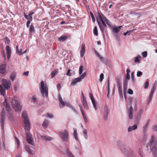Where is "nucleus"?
I'll list each match as a JSON object with an SVG mask.
<instances>
[{
    "mask_svg": "<svg viewBox=\"0 0 157 157\" xmlns=\"http://www.w3.org/2000/svg\"><path fill=\"white\" fill-rule=\"evenodd\" d=\"M22 118L23 123V125L25 130L28 131L30 129V124L26 113L23 112L22 114Z\"/></svg>",
    "mask_w": 157,
    "mask_h": 157,
    "instance_id": "f257e3e1",
    "label": "nucleus"
},
{
    "mask_svg": "<svg viewBox=\"0 0 157 157\" xmlns=\"http://www.w3.org/2000/svg\"><path fill=\"white\" fill-rule=\"evenodd\" d=\"M150 144L151 147V151L153 152V154L154 157H155L157 153V149L156 148L157 142L156 140L153 136H152L151 137Z\"/></svg>",
    "mask_w": 157,
    "mask_h": 157,
    "instance_id": "f03ea898",
    "label": "nucleus"
},
{
    "mask_svg": "<svg viewBox=\"0 0 157 157\" xmlns=\"http://www.w3.org/2000/svg\"><path fill=\"white\" fill-rule=\"evenodd\" d=\"M40 90V93L44 97H47L48 96V89L47 86L46 84H44L43 81L41 82Z\"/></svg>",
    "mask_w": 157,
    "mask_h": 157,
    "instance_id": "7ed1b4c3",
    "label": "nucleus"
},
{
    "mask_svg": "<svg viewBox=\"0 0 157 157\" xmlns=\"http://www.w3.org/2000/svg\"><path fill=\"white\" fill-rule=\"evenodd\" d=\"M12 105L13 107L16 111H20L21 109V106L20 102L17 100V98L14 97L12 101Z\"/></svg>",
    "mask_w": 157,
    "mask_h": 157,
    "instance_id": "20e7f679",
    "label": "nucleus"
},
{
    "mask_svg": "<svg viewBox=\"0 0 157 157\" xmlns=\"http://www.w3.org/2000/svg\"><path fill=\"white\" fill-rule=\"evenodd\" d=\"M60 134V136L63 141L66 142L68 139L69 133L65 129L63 132H59Z\"/></svg>",
    "mask_w": 157,
    "mask_h": 157,
    "instance_id": "39448f33",
    "label": "nucleus"
},
{
    "mask_svg": "<svg viewBox=\"0 0 157 157\" xmlns=\"http://www.w3.org/2000/svg\"><path fill=\"white\" fill-rule=\"evenodd\" d=\"M106 17L101 13H98L96 17V20L98 24L105 23L106 20Z\"/></svg>",
    "mask_w": 157,
    "mask_h": 157,
    "instance_id": "423d86ee",
    "label": "nucleus"
},
{
    "mask_svg": "<svg viewBox=\"0 0 157 157\" xmlns=\"http://www.w3.org/2000/svg\"><path fill=\"white\" fill-rule=\"evenodd\" d=\"M3 105L5 106V109L8 112V114L10 115L9 116V118L10 119L12 118L13 116L12 112L11 111V109L6 98L5 99V101L3 102Z\"/></svg>",
    "mask_w": 157,
    "mask_h": 157,
    "instance_id": "0eeeda50",
    "label": "nucleus"
},
{
    "mask_svg": "<svg viewBox=\"0 0 157 157\" xmlns=\"http://www.w3.org/2000/svg\"><path fill=\"white\" fill-rule=\"evenodd\" d=\"M86 75V72H84L79 77L76 78L72 80L71 83V86H75L77 82H80L82 79L84 78Z\"/></svg>",
    "mask_w": 157,
    "mask_h": 157,
    "instance_id": "6e6552de",
    "label": "nucleus"
},
{
    "mask_svg": "<svg viewBox=\"0 0 157 157\" xmlns=\"http://www.w3.org/2000/svg\"><path fill=\"white\" fill-rule=\"evenodd\" d=\"M123 147L124 148V149H123L122 148H121V149L124 154L127 157H133L135 156V154L130 149L129 151H128L126 148H124V146Z\"/></svg>",
    "mask_w": 157,
    "mask_h": 157,
    "instance_id": "1a4fd4ad",
    "label": "nucleus"
},
{
    "mask_svg": "<svg viewBox=\"0 0 157 157\" xmlns=\"http://www.w3.org/2000/svg\"><path fill=\"white\" fill-rule=\"evenodd\" d=\"M117 86L118 88V92L120 97L122 98H123L122 93V86L121 85V80L120 78H117Z\"/></svg>",
    "mask_w": 157,
    "mask_h": 157,
    "instance_id": "9d476101",
    "label": "nucleus"
},
{
    "mask_svg": "<svg viewBox=\"0 0 157 157\" xmlns=\"http://www.w3.org/2000/svg\"><path fill=\"white\" fill-rule=\"evenodd\" d=\"M6 113L4 109H2L1 113V118L0 120V124L2 129L4 127V120L5 118Z\"/></svg>",
    "mask_w": 157,
    "mask_h": 157,
    "instance_id": "9b49d317",
    "label": "nucleus"
},
{
    "mask_svg": "<svg viewBox=\"0 0 157 157\" xmlns=\"http://www.w3.org/2000/svg\"><path fill=\"white\" fill-rule=\"evenodd\" d=\"M2 84L6 89H8L10 87V81L4 79L2 80Z\"/></svg>",
    "mask_w": 157,
    "mask_h": 157,
    "instance_id": "f8f14e48",
    "label": "nucleus"
},
{
    "mask_svg": "<svg viewBox=\"0 0 157 157\" xmlns=\"http://www.w3.org/2000/svg\"><path fill=\"white\" fill-rule=\"evenodd\" d=\"M26 139L28 143L31 145H33V139L32 135L29 133H26Z\"/></svg>",
    "mask_w": 157,
    "mask_h": 157,
    "instance_id": "ddd939ff",
    "label": "nucleus"
},
{
    "mask_svg": "<svg viewBox=\"0 0 157 157\" xmlns=\"http://www.w3.org/2000/svg\"><path fill=\"white\" fill-rule=\"evenodd\" d=\"M109 109L108 107L105 105L104 108V118L105 120L107 119L108 115L109 114Z\"/></svg>",
    "mask_w": 157,
    "mask_h": 157,
    "instance_id": "4468645a",
    "label": "nucleus"
},
{
    "mask_svg": "<svg viewBox=\"0 0 157 157\" xmlns=\"http://www.w3.org/2000/svg\"><path fill=\"white\" fill-rule=\"evenodd\" d=\"M128 114L129 118L132 119L133 118V109L132 106H130L128 110Z\"/></svg>",
    "mask_w": 157,
    "mask_h": 157,
    "instance_id": "2eb2a0df",
    "label": "nucleus"
},
{
    "mask_svg": "<svg viewBox=\"0 0 157 157\" xmlns=\"http://www.w3.org/2000/svg\"><path fill=\"white\" fill-rule=\"evenodd\" d=\"M89 96L92 102L93 106L95 109L96 110L97 108L96 106V102L95 99L94 98L93 94L91 93L89 94Z\"/></svg>",
    "mask_w": 157,
    "mask_h": 157,
    "instance_id": "dca6fc26",
    "label": "nucleus"
},
{
    "mask_svg": "<svg viewBox=\"0 0 157 157\" xmlns=\"http://www.w3.org/2000/svg\"><path fill=\"white\" fill-rule=\"evenodd\" d=\"M143 112V111L142 109H140L139 110L138 112L137 115L135 117V121H137L140 120Z\"/></svg>",
    "mask_w": 157,
    "mask_h": 157,
    "instance_id": "f3484780",
    "label": "nucleus"
},
{
    "mask_svg": "<svg viewBox=\"0 0 157 157\" xmlns=\"http://www.w3.org/2000/svg\"><path fill=\"white\" fill-rule=\"evenodd\" d=\"M85 52V44L84 43H82L81 45V48L80 50V56L82 57Z\"/></svg>",
    "mask_w": 157,
    "mask_h": 157,
    "instance_id": "a211bd4d",
    "label": "nucleus"
},
{
    "mask_svg": "<svg viewBox=\"0 0 157 157\" xmlns=\"http://www.w3.org/2000/svg\"><path fill=\"white\" fill-rule=\"evenodd\" d=\"M98 25L101 31L103 33L107 26L106 24L105 23H103L101 24H99Z\"/></svg>",
    "mask_w": 157,
    "mask_h": 157,
    "instance_id": "6ab92c4d",
    "label": "nucleus"
},
{
    "mask_svg": "<svg viewBox=\"0 0 157 157\" xmlns=\"http://www.w3.org/2000/svg\"><path fill=\"white\" fill-rule=\"evenodd\" d=\"M6 66L5 64H2L0 65V73L4 74L6 71Z\"/></svg>",
    "mask_w": 157,
    "mask_h": 157,
    "instance_id": "aec40b11",
    "label": "nucleus"
},
{
    "mask_svg": "<svg viewBox=\"0 0 157 157\" xmlns=\"http://www.w3.org/2000/svg\"><path fill=\"white\" fill-rule=\"evenodd\" d=\"M6 50L7 55V57L8 59H9L10 56L11 49L10 47L9 46H7L6 47Z\"/></svg>",
    "mask_w": 157,
    "mask_h": 157,
    "instance_id": "412c9836",
    "label": "nucleus"
},
{
    "mask_svg": "<svg viewBox=\"0 0 157 157\" xmlns=\"http://www.w3.org/2000/svg\"><path fill=\"white\" fill-rule=\"evenodd\" d=\"M122 26H119L117 27H112L113 31L115 33H118L120 30Z\"/></svg>",
    "mask_w": 157,
    "mask_h": 157,
    "instance_id": "4be33fe9",
    "label": "nucleus"
},
{
    "mask_svg": "<svg viewBox=\"0 0 157 157\" xmlns=\"http://www.w3.org/2000/svg\"><path fill=\"white\" fill-rule=\"evenodd\" d=\"M67 36L62 35L58 38V40L59 41L64 42L67 40Z\"/></svg>",
    "mask_w": 157,
    "mask_h": 157,
    "instance_id": "5701e85b",
    "label": "nucleus"
},
{
    "mask_svg": "<svg viewBox=\"0 0 157 157\" xmlns=\"http://www.w3.org/2000/svg\"><path fill=\"white\" fill-rule=\"evenodd\" d=\"M0 93L3 96H4L6 93L5 90L2 85H0Z\"/></svg>",
    "mask_w": 157,
    "mask_h": 157,
    "instance_id": "b1692460",
    "label": "nucleus"
},
{
    "mask_svg": "<svg viewBox=\"0 0 157 157\" xmlns=\"http://www.w3.org/2000/svg\"><path fill=\"white\" fill-rule=\"evenodd\" d=\"M82 104L83 106L86 108L87 109H89V107L87 105V102L86 99H84L82 100Z\"/></svg>",
    "mask_w": 157,
    "mask_h": 157,
    "instance_id": "393cba45",
    "label": "nucleus"
},
{
    "mask_svg": "<svg viewBox=\"0 0 157 157\" xmlns=\"http://www.w3.org/2000/svg\"><path fill=\"white\" fill-rule=\"evenodd\" d=\"M137 128V125L134 124L132 126H129L128 128V132H130L132 130H135Z\"/></svg>",
    "mask_w": 157,
    "mask_h": 157,
    "instance_id": "a878e982",
    "label": "nucleus"
},
{
    "mask_svg": "<svg viewBox=\"0 0 157 157\" xmlns=\"http://www.w3.org/2000/svg\"><path fill=\"white\" fill-rule=\"evenodd\" d=\"M58 70L57 69H56L54 71L51 72V78H53L58 73Z\"/></svg>",
    "mask_w": 157,
    "mask_h": 157,
    "instance_id": "bb28decb",
    "label": "nucleus"
},
{
    "mask_svg": "<svg viewBox=\"0 0 157 157\" xmlns=\"http://www.w3.org/2000/svg\"><path fill=\"white\" fill-rule=\"evenodd\" d=\"M59 99L61 104L62 105V106L59 105L60 107L61 108L64 106L65 103L61 97H59Z\"/></svg>",
    "mask_w": 157,
    "mask_h": 157,
    "instance_id": "cd10ccee",
    "label": "nucleus"
},
{
    "mask_svg": "<svg viewBox=\"0 0 157 157\" xmlns=\"http://www.w3.org/2000/svg\"><path fill=\"white\" fill-rule=\"evenodd\" d=\"M105 23L106 24H107V25L110 28H112L113 27V25L112 23L107 18L106 20L105 21Z\"/></svg>",
    "mask_w": 157,
    "mask_h": 157,
    "instance_id": "c85d7f7f",
    "label": "nucleus"
},
{
    "mask_svg": "<svg viewBox=\"0 0 157 157\" xmlns=\"http://www.w3.org/2000/svg\"><path fill=\"white\" fill-rule=\"evenodd\" d=\"M15 140L17 144V150H19L20 148V141H19L18 139L16 136H15Z\"/></svg>",
    "mask_w": 157,
    "mask_h": 157,
    "instance_id": "c756f323",
    "label": "nucleus"
},
{
    "mask_svg": "<svg viewBox=\"0 0 157 157\" xmlns=\"http://www.w3.org/2000/svg\"><path fill=\"white\" fill-rule=\"evenodd\" d=\"M15 140L17 144V150H19L20 148V141H19L18 139L16 136H15Z\"/></svg>",
    "mask_w": 157,
    "mask_h": 157,
    "instance_id": "7c9ffc66",
    "label": "nucleus"
},
{
    "mask_svg": "<svg viewBox=\"0 0 157 157\" xmlns=\"http://www.w3.org/2000/svg\"><path fill=\"white\" fill-rule=\"evenodd\" d=\"M16 51L17 53L18 54L19 56H20L22 54V49H19L18 48V46H16Z\"/></svg>",
    "mask_w": 157,
    "mask_h": 157,
    "instance_id": "2f4dec72",
    "label": "nucleus"
},
{
    "mask_svg": "<svg viewBox=\"0 0 157 157\" xmlns=\"http://www.w3.org/2000/svg\"><path fill=\"white\" fill-rule=\"evenodd\" d=\"M128 85V81L125 79L124 80V84L123 86V89H124V91H125L127 88V86Z\"/></svg>",
    "mask_w": 157,
    "mask_h": 157,
    "instance_id": "473e14b6",
    "label": "nucleus"
},
{
    "mask_svg": "<svg viewBox=\"0 0 157 157\" xmlns=\"http://www.w3.org/2000/svg\"><path fill=\"white\" fill-rule=\"evenodd\" d=\"M25 149L30 154H33V151L28 146H25Z\"/></svg>",
    "mask_w": 157,
    "mask_h": 157,
    "instance_id": "72a5a7b5",
    "label": "nucleus"
},
{
    "mask_svg": "<svg viewBox=\"0 0 157 157\" xmlns=\"http://www.w3.org/2000/svg\"><path fill=\"white\" fill-rule=\"evenodd\" d=\"M42 138L43 139L45 140H52V138L51 137H49L48 136H43L42 137Z\"/></svg>",
    "mask_w": 157,
    "mask_h": 157,
    "instance_id": "f704fd0d",
    "label": "nucleus"
},
{
    "mask_svg": "<svg viewBox=\"0 0 157 157\" xmlns=\"http://www.w3.org/2000/svg\"><path fill=\"white\" fill-rule=\"evenodd\" d=\"M73 129H74V134H73L74 136L75 139L76 140H78V137H77V130L75 128H74Z\"/></svg>",
    "mask_w": 157,
    "mask_h": 157,
    "instance_id": "c9c22d12",
    "label": "nucleus"
},
{
    "mask_svg": "<svg viewBox=\"0 0 157 157\" xmlns=\"http://www.w3.org/2000/svg\"><path fill=\"white\" fill-rule=\"evenodd\" d=\"M93 33L94 34L96 35L97 36L98 35V30L97 27L96 26H95L94 30H93Z\"/></svg>",
    "mask_w": 157,
    "mask_h": 157,
    "instance_id": "e433bc0d",
    "label": "nucleus"
},
{
    "mask_svg": "<svg viewBox=\"0 0 157 157\" xmlns=\"http://www.w3.org/2000/svg\"><path fill=\"white\" fill-rule=\"evenodd\" d=\"M82 113V115L83 117L84 121L86 123H87V120L86 114L84 112Z\"/></svg>",
    "mask_w": 157,
    "mask_h": 157,
    "instance_id": "4c0bfd02",
    "label": "nucleus"
},
{
    "mask_svg": "<svg viewBox=\"0 0 157 157\" xmlns=\"http://www.w3.org/2000/svg\"><path fill=\"white\" fill-rule=\"evenodd\" d=\"M140 56L139 55L137 57H136L135 59L134 62L135 63H140Z\"/></svg>",
    "mask_w": 157,
    "mask_h": 157,
    "instance_id": "58836bf2",
    "label": "nucleus"
},
{
    "mask_svg": "<svg viewBox=\"0 0 157 157\" xmlns=\"http://www.w3.org/2000/svg\"><path fill=\"white\" fill-rule=\"evenodd\" d=\"M153 94L154 93H153V92H151L149 95V98L148 99V102H150V101H151Z\"/></svg>",
    "mask_w": 157,
    "mask_h": 157,
    "instance_id": "ea45409f",
    "label": "nucleus"
},
{
    "mask_svg": "<svg viewBox=\"0 0 157 157\" xmlns=\"http://www.w3.org/2000/svg\"><path fill=\"white\" fill-rule=\"evenodd\" d=\"M83 67L82 66H80L79 69V73L80 75H81L83 71Z\"/></svg>",
    "mask_w": 157,
    "mask_h": 157,
    "instance_id": "a19ab883",
    "label": "nucleus"
},
{
    "mask_svg": "<svg viewBox=\"0 0 157 157\" xmlns=\"http://www.w3.org/2000/svg\"><path fill=\"white\" fill-rule=\"evenodd\" d=\"M34 31V26L31 25L30 26L29 28V31L30 33H32Z\"/></svg>",
    "mask_w": 157,
    "mask_h": 157,
    "instance_id": "79ce46f5",
    "label": "nucleus"
},
{
    "mask_svg": "<svg viewBox=\"0 0 157 157\" xmlns=\"http://www.w3.org/2000/svg\"><path fill=\"white\" fill-rule=\"evenodd\" d=\"M48 124V120H45L44 121V122L43 124V126L47 127Z\"/></svg>",
    "mask_w": 157,
    "mask_h": 157,
    "instance_id": "37998d69",
    "label": "nucleus"
},
{
    "mask_svg": "<svg viewBox=\"0 0 157 157\" xmlns=\"http://www.w3.org/2000/svg\"><path fill=\"white\" fill-rule=\"evenodd\" d=\"M90 14L91 16V17L93 22H94L95 21V18L93 15V14L92 13V12H90Z\"/></svg>",
    "mask_w": 157,
    "mask_h": 157,
    "instance_id": "c03bdc74",
    "label": "nucleus"
},
{
    "mask_svg": "<svg viewBox=\"0 0 157 157\" xmlns=\"http://www.w3.org/2000/svg\"><path fill=\"white\" fill-rule=\"evenodd\" d=\"M156 86H155V84H154L153 87L151 90V92H153V93H154L156 90Z\"/></svg>",
    "mask_w": 157,
    "mask_h": 157,
    "instance_id": "a18cd8bd",
    "label": "nucleus"
},
{
    "mask_svg": "<svg viewBox=\"0 0 157 157\" xmlns=\"http://www.w3.org/2000/svg\"><path fill=\"white\" fill-rule=\"evenodd\" d=\"M15 75L14 74L12 73L10 75V78L12 81H13L15 78Z\"/></svg>",
    "mask_w": 157,
    "mask_h": 157,
    "instance_id": "49530a36",
    "label": "nucleus"
},
{
    "mask_svg": "<svg viewBox=\"0 0 157 157\" xmlns=\"http://www.w3.org/2000/svg\"><path fill=\"white\" fill-rule=\"evenodd\" d=\"M67 153L69 157H74L72 154L68 150H67Z\"/></svg>",
    "mask_w": 157,
    "mask_h": 157,
    "instance_id": "de8ad7c7",
    "label": "nucleus"
},
{
    "mask_svg": "<svg viewBox=\"0 0 157 157\" xmlns=\"http://www.w3.org/2000/svg\"><path fill=\"white\" fill-rule=\"evenodd\" d=\"M138 153L141 157H143L142 151V150L140 148L139 149Z\"/></svg>",
    "mask_w": 157,
    "mask_h": 157,
    "instance_id": "09e8293b",
    "label": "nucleus"
},
{
    "mask_svg": "<svg viewBox=\"0 0 157 157\" xmlns=\"http://www.w3.org/2000/svg\"><path fill=\"white\" fill-rule=\"evenodd\" d=\"M147 52L146 51H144L142 53V55L143 57H145L147 56Z\"/></svg>",
    "mask_w": 157,
    "mask_h": 157,
    "instance_id": "8fccbe9b",
    "label": "nucleus"
},
{
    "mask_svg": "<svg viewBox=\"0 0 157 157\" xmlns=\"http://www.w3.org/2000/svg\"><path fill=\"white\" fill-rule=\"evenodd\" d=\"M142 75V72L140 71H138L137 73V77H140Z\"/></svg>",
    "mask_w": 157,
    "mask_h": 157,
    "instance_id": "3c124183",
    "label": "nucleus"
},
{
    "mask_svg": "<svg viewBox=\"0 0 157 157\" xmlns=\"http://www.w3.org/2000/svg\"><path fill=\"white\" fill-rule=\"evenodd\" d=\"M4 40L7 42V43L8 44H9L10 40L8 38L7 36H6L5 37Z\"/></svg>",
    "mask_w": 157,
    "mask_h": 157,
    "instance_id": "603ef678",
    "label": "nucleus"
},
{
    "mask_svg": "<svg viewBox=\"0 0 157 157\" xmlns=\"http://www.w3.org/2000/svg\"><path fill=\"white\" fill-rule=\"evenodd\" d=\"M104 78V75L103 73H101L100 75V81H102Z\"/></svg>",
    "mask_w": 157,
    "mask_h": 157,
    "instance_id": "864d4df0",
    "label": "nucleus"
},
{
    "mask_svg": "<svg viewBox=\"0 0 157 157\" xmlns=\"http://www.w3.org/2000/svg\"><path fill=\"white\" fill-rule=\"evenodd\" d=\"M128 93L130 94H133V91L132 89H129L128 90Z\"/></svg>",
    "mask_w": 157,
    "mask_h": 157,
    "instance_id": "5fc2aeb1",
    "label": "nucleus"
},
{
    "mask_svg": "<svg viewBox=\"0 0 157 157\" xmlns=\"http://www.w3.org/2000/svg\"><path fill=\"white\" fill-rule=\"evenodd\" d=\"M37 100V99L35 97V96H33L32 98V102H34L36 101Z\"/></svg>",
    "mask_w": 157,
    "mask_h": 157,
    "instance_id": "6e6d98bb",
    "label": "nucleus"
},
{
    "mask_svg": "<svg viewBox=\"0 0 157 157\" xmlns=\"http://www.w3.org/2000/svg\"><path fill=\"white\" fill-rule=\"evenodd\" d=\"M71 70L70 69H68L67 71V75L69 76H71L72 74L70 72V71H71Z\"/></svg>",
    "mask_w": 157,
    "mask_h": 157,
    "instance_id": "4d7b16f0",
    "label": "nucleus"
},
{
    "mask_svg": "<svg viewBox=\"0 0 157 157\" xmlns=\"http://www.w3.org/2000/svg\"><path fill=\"white\" fill-rule=\"evenodd\" d=\"M149 86V83L147 81L146 82L144 86V88L145 89H147L148 88V86Z\"/></svg>",
    "mask_w": 157,
    "mask_h": 157,
    "instance_id": "13d9d810",
    "label": "nucleus"
},
{
    "mask_svg": "<svg viewBox=\"0 0 157 157\" xmlns=\"http://www.w3.org/2000/svg\"><path fill=\"white\" fill-rule=\"evenodd\" d=\"M34 13L33 12H30L29 13V17H30L31 19H32V15L34 14Z\"/></svg>",
    "mask_w": 157,
    "mask_h": 157,
    "instance_id": "bf43d9fd",
    "label": "nucleus"
},
{
    "mask_svg": "<svg viewBox=\"0 0 157 157\" xmlns=\"http://www.w3.org/2000/svg\"><path fill=\"white\" fill-rule=\"evenodd\" d=\"M148 125V124H146L145 125V126L143 127L144 130H143V132L144 133L146 131V128H147Z\"/></svg>",
    "mask_w": 157,
    "mask_h": 157,
    "instance_id": "052dcab7",
    "label": "nucleus"
},
{
    "mask_svg": "<svg viewBox=\"0 0 157 157\" xmlns=\"http://www.w3.org/2000/svg\"><path fill=\"white\" fill-rule=\"evenodd\" d=\"M31 21L28 20L26 22V26L27 28L29 27V24L31 22Z\"/></svg>",
    "mask_w": 157,
    "mask_h": 157,
    "instance_id": "680f3d73",
    "label": "nucleus"
},
{
    "mask_svg": "<svg viewBox=\"0 0 157 157\" xmlns=\"http://www.w3.org/2000/svg\"><path fill=\"white\" fill-rule=\"evenodd\" d=\"M81 96H82L81 97V99H82V100L83 99H86V98H85V97L84 96V94H83L82 92V93H81Z\"/></svg>",
    "mask_w": 157,
    "mask_h": 157,
    "instance_id": "e2e57ef3",
    "label": "nucleus"
},
{
    "mask_svg": "<svg viewBox=\"0 0 157 157\" xmlns=\"http://www.w3.org/2000/svg\"><path fill=\"white\" fill-rule=\"evenodd\" d=\"M29 72L28 71H27L26 72H24L23 73V75H25L26 76H28L29 75Z\"/></svg>",
    "mask_w": 157,
    "mask_h": 157,
    "instance_id": "0e129e2a",
    "label": "nucleus"
},
{
    "mask_svg": "<svg viewBox=\"0 0 157 157\" xmlns=\"http://www.w3.org/2000/svg\"><path fill=\"white\" fill-rule=\"evenodd\" d=\"M79 107H80V109L81 113H82L83 112H84V111H83V110L82 109V105L80 104L79 105Z\"/></svg>",
    "mask_w": 157,
    "mask_h": 157,
    "instance_id": "69168bd1",
    "label": "nucleus"
},
{
    "mask_svg": "<svg viewBox=\"0 0 157 157\" xmlns=\"http://www.w3.org/2000/svg\"><path fill=\"white\" fill-rule=\"evenodd\" d=\"M153 130L154 131H157V125L154 126L153 128Z\"/></svg>",
    "mask_w": 157,
    "mask_h": 157,
    "instance_id": "338daca9",
    "label": "nucleus"
},
{
    "mask_svg": "<svg viewBox=\"0 0 157 157\" xmlns=\"http://www.w3.org/2000/svg\"><path fill=\"white\" fill-rule=\"evenodd\" d=\"M134 72H133L131 73V78L132 80L134 81Z\"/></svg>",
    "mask_w": 157,
    "mask_h": 157,
    "instance_id": "774afa93",
    "label": "nucleus"
}]
</instances>
